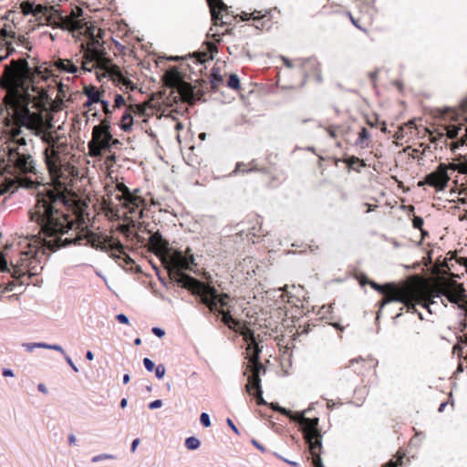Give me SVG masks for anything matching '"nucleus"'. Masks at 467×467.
<instances>
[{
    "label": "nucleus",
    "mask_w": 467,
    "mask_h": 467,
    "mask_svg": "<svg viewBox=\"0 0 467 467\" xmlns=\"http://www.w3.org/2000/svg\"><path fill=\"white\" fill-rule=\"evenodd\" d=\"M403 454L398 456V458L393 461H389L388 463H386L383 467H399L402 463Z\"/></svg>",
    "instance_id": "5fc2aeb1"
},
{
    "label": "nucleus",
    "mask_w": 467,
    "mask_h": 467,
    "mask_svg": "<svg viewBox=\"0 0 467 467\" xmlns=\"http://www.w3.org/2000/svg\"><path fill=\"white\" fill-rule=\"evenodd\" d=\"M104 93V91L99 90L94 86H86L84 88V94L88 97V100L84 104L86 107H89L93 103L100 102L101 96Z\"/></svg>",
    "instance_id": "f704fd0d"
},
{
    "label": "nucleus",
    "mask_w": 467,
    "mask_h": 467,
    "mask_svg": "<svg viewBox=\"0 0 467 467\" xmlns=\"http://www.w3.org/2000/svg\"><path fill=\"white\" fill-rule=\"evenodd\" d=\"M93 128L99 129L100 130L110 131L111 130V120L110 117H106L104 119L100 121L99 125L94 126Z\"/></svg>",
    "instance_id": "a18cd8bd"
},
{
    "label": "nucleus",
    "mask_w": 467,
    "mask_h": 467,
    "mask_svg": "<svg viewBox=\"0 0 467 467\" xmlns=\"http://www.w3.org/2000/svg\"><path fill=\"white\" fill-rule=\"evenodd\" d=\"M227 86L234 90L240 89V80L236 74H231L229 76Z\"/></svg>",
    "instance_id": "37998d69"
},
{
    "label": "nucleus",
    "mask_w": 467,
    "mask_h": 467,
    "mask_svg": "<svg viewBox=\"0 0 467 467\" xmlns=\"http://www.w3.org/2000/svg\"><path fill=\"white\" fill-rule=\"evenodd\" d=\"M148 245L149 250L160 257L161 263L168 269L170 278L180 285L181 276H177L176 274L188 275L182 270L189 269L190 265L193 264V255L185 256L182 251H172L169 242L162 237L159 231L150 236Z\"/></svg>",
    "instance_id": "423d86ee"
},
{
    "label": "nucleus",
    "mask_w": 467,
    "mask_h": 467,
    "mask_svg": "<svg viewBox=\"0 0 467 467\" xmlns=\"http://www.w3.org/2000/svg\"><path fill=\"white\" fill-rule=\"evenodd\" d=\"M48 114V106H47V109L43 112V124L39 128H31L28 126H25L26 128L34 130L35 134L37 136H41L43 141L47 144V147H50L55 141L58 139L57 136H54L52 132L45 130L46 127V119L45 117Z\"/></svg>",
    "instance_id": "c756f323"
},
{
    "label": "nucleus",
    "mask_w": 467,
    "mask_h": 467,
    "mask_svg": "<svg viewBox=\"0 0 467 467\" xmlns=\"http://www.w3.org/2000/svg\"><path fill=\"white\" fill-rule=\"evenodd\" d=\"M405 128H415V124L413 121H409L408 123H406L404 126H400L399 128V130L395 133L394 137L397 139V140H402L404 135H403V132H404V129Z\"/></svg>",
    "instance_id": "de8ad7c7"
},
{
    "label": "nucleus",
    "mask_w": 467,
    "mask_h": 467,
    "mask_svg": "<svg viewBox=\"0 0 467 467\" xmlns=\"http://www.w3.org/2000/svg\"><path fill=\"white\" fill-rule=\"evenodd\" d=\"M132 126L133 117L127 109L120 119L119 128L125 132H130L132 130Z\"/></svg>",
    "instance_id": "58836bf2"
},
{
    "label": "nucleus",
    "mask_w": 467,
    "mask_h": 467,
    "mask_svg": "<svg viewBox=\"0 0 467 467\" xmlns=\"http://www.w3.org/2000/svg\"><path fill=\"white\" fill-rule=\"evenodd\" d=\"M47 68L48 69V78L54 70H57L60 73L77 74L76 65L72 63V60L70 59L57 58L50 65L49 67Z\"/></svg>",
    "instance_id": "c85d7f7f"
},
{
    "label": "nucleus",
    "mask_w": 467,
    "mask_h": 467,
    "mask_svg": "<svg viewBox=\"0 0 467 467\" xmlns=\"http://www.w3.org/2000/svg\"><path fill=\"white\" fill-rule=\"evenodd\" d=\"M143 364L148 371H152L155 368L153 361L148 358L143 359Z\"/></svg>",
    "instance_id": "bf43d9fd"
},
{
    "label": "nucleus",
    "mask_w": 467,
    "mask_h": 467,
    "mask_svg": "<svg viewBox=\"0 0 467 467\" xmlns=\"http://www.w3.org/2000/svg\"><path fill=\"white\" fill-rule=\"evenodd\" d=\"M34 348H41L49 349V345L47 343H35L33 345L27 346L29 350H32Z\"/></svg>",
    "instance_id": "052dcab7"
},
{
    "label": "nucleus",
    "mask_w": 467,
    "mask_h": 467,
    "mask_svg": "<svg viewBox=\"0 0 467 467\" xmlns=\"http://www.w3.org/2000/svg\"><path fill=\"white\" fill-rule=\"evenodd\" d=\"M309 452L312 456V463L315 467H324L321 461L322 438H318L308 444Z\"/></svg>",
    "instance_id": "2f4dec72"
},
{
    "label": "nucleus",
    "mask_w": 467,
    "mask_h": 467,
    "mask_svg": "<svg viewBox=\"0 0 467 467\" xmlns=\"http://www.w3.org/2000/svg\"><path fill=\"white\" fill-rule=\"evenodd\" d=\"M165 367L163 365H158L155 369V374L158 379H162L165 375Z\"/></svg>",
    "instance_id": "13d9d810"
},
{
    "label": "nucleus",
    "mask_w": 467,
    "mask_h": 467,
    "mask_svg": "<svg viewBox=\"0 0 467 467\" xmlns=\"http://www.w3.org/2000/svg\"><path fill=\"white\" fill-rule=\"evenodd\" d=\"M235 333L240 334L244 340L248 344L246 348V355L251 356L254 354L255 351H258V354L261 353V348L256 343L254 331L247 327L245 322H241L237 325V327L234 329Z\"/></svg>",
    "instance_id": "a878e982"
},
{
    "label": "nucleus",
    "mask_w": 467,
    "mask_h": 467,
    "mask_svg": "<svg viewBox=\"0 0 467 467\" xmlns=\"http://www.w3.org/2000/svg\"><path fill=\"white\" fill-rule=\"evenodd\" d=\"M400 285H410L412 290V295L407 299L396 300L397 302L403 303L408 311H414L416 305H420L425 308H429L430 305L434 303V291L422 285L420 282L407 281L401 283Z\"/></svg>",
    "instance_id": "4468645a"
},
{
    "label": "nucleus",
    "mask_w": 467,
    "mask_h": 467,
    "mask_svg": "<svg viewBox=\"0 0 467 467\" xmlns=\"http://www.w3.org/2000/svg\"><path fill=\"white\" fill-rule=\"evenodd\" d=\"M100 103H101V106H102V109H103L104 113L106 114V117H110V115L112 113V110L109 109V101L102 99L100 101Z\"/></svg>",
    "instance_id": "4d7b16f0"
},
{
    "label": "nucleus",
    "mask_w": 467,
    "mask_h": 467,
    "mask_svg": "<svg viewBox=\"0 0 467 467\" xmlns=\"http://www.w3.org/2000/svg\"><path fill=\"white\" fill-rule=\"evenodd\" d=\"M368 284L371 288L383 295L382 300L379 303V308L394 300H405L412 295L410 285H400V284L397 285L395 283L379 285L374 281H369Z\"/></svg>",
    "instance_id": "dca6fc26"
},
{
    "label": "nucleus",
    "mask_w": 467,
    "mask_h": 467,
    "mask_svg": "<svg viewBox=\"0 0 467 467\" xmlns=\"http://www.w3.org/2000/svg\"><path fill=\"white\" fill-rule=\"evenodd\" d=\"M423 219L420 216L414 215L412 219V225L415 229H419L421 232L422 236L428 234V233L423 229Z\"/></svg>",
    "instance_id": "c03bdc74"
},
{
    "label": "nucleus",
    "mask_w": 467,
    "mask_h": 467,
    "mask_svg": "<svg viewBox=\"0 0 467 467\" xmlns=\"http://www.w3.org/2000/svg\"><path fill=\"white\" fill-rule=\"evenodd\" d=\"M458 165H459V167H458L457 171L460 173H462V174L467 173V162H462V163H459Z\"/></svg>",
    "instance_id": "69168bd1"
},
{
    "label": "nucleus",
    "mask_w": 467,
    "mask_h": 467,
    "mask_svg": "<svg viewBox=\"0 0 467 467\" xmlns=\"http://www.w3.org/2000/svg\"><path fill=\"white\" fill-rule=\"evenodd\" d=\"M228 426L236 433V434H239V431L238 429L236 428V426L234 425V423L233 422V420L231 419H227L226 420Z\"/></svg>",
    "instance_id": "774afa93"
},
{
    "label": "nucleus",
    "mask_w": 467,
    "mask_h": 467,
    "mask_svg": "<svg viewBox=\"0 0 467 467\" xmlns=\"http://www.w3.org/2000/svg\"><path fill=\"white\" fill-rule=\"evenodd\" d=\"M200 441L195 437H189L185 440V446L188 450H195L200 446Z\"/></svg>",
    "instance_id": "49530a36"
},
{
    "label": "nucleus",
    "mask_w": 467,
    "mask_h": 467,
    "mask_svg": "<svg viewBox=\"0 0 467 467\" xmlns=\"http://www.w3.org/2000/svg\"><path fill=\"white\" fill-rule=\"evenodd\" d=\"M115 459V456L112 454L103 453L99 455H96L92 458V462H98L103 460H113Z\"/></svg>",
    "instance_id": "603ef678"
},
{
    "label": "nucleus",
    "mask_w": 467,
    "mask_h": 467,
    "mask_svg": "<svg viewBox=\"0 0 467 467\" xmlns=\"http://www.w3.org/2000/svg\"><path fill=\"white\" fill-rule=\"evenodd\" d=\"M116 318L121 324H129V319L124 314H119Z\"/></svg>",
    "instance_id": "e2e57ef3"
},
{
    "label": "nucleus",
    "mask_w": 467,
    "mask_h": 467,
    "mask_svg": "<svg viewBox=\"0 0 467 467\" xmlns=\"http://www.w3.org/2000/svg\"><path fill=\"white\" fill-rule=\"evenodd\" d=\"M103 210L106 214L113 219H119L122 216L124 221L127 222L119 227V230L123 234L129 235L130 229L135 226V221L141 219L142 217H133L128 210L121 211L118 204H115L109 197L104 198L102 202Z\"/></svg>",
    "instance_id": "f3484780"
},
{
    "label": "nucleus",
    "mask_w": 467,
    "mask_h": 467,
    "mask_svg": "<svg viewBox=\"0 0 467 467\" xmlns=\"http://www.w3.org/2000/svg\"><path fill=\"white\" fill-rule=\"evenodd\" d=\"M108 75L115 83L121 84L126 89L134 90L136 86L132 81L123 76L119 67L115 65L110 58V65H109L105 70L103 76Z\"/></svg>",
    "instance_id": "bb28decb"
},
{
    "label": "nucleus",
    "mask_w": 467,
    "mask_h": 467,
    "mask_svg": "<svg viewBox=\"0 0 467 467\" xmlns=\"http://www.w3.org/2000/svg\"><path fill=\"white\" fill-rule=\"evenodd\" d=\"M47 11L43 12V16H40L39 25L51 26L73 34L83 32V30L89 26L82 17L83 11L80 7H76L67 16H63L53 5H47Z\"/></svg>",
    "instance_id": "9d476101"
},
{
    "label": "nucleus",
    "mask_w": 467,
    "mask_h": 467,
    "mask_svg": "<svg viewBox=\"0 0 467 467\" xmlns=\"http://www.w3.org/2000/svg\"><path fill=\"white\" fill-rule=\"evenodd\" d=\"M200 420H201V423L204 426V427H210L211 426V421H210V417L207 413L205 412H202L200 416Z\"/></svg>",
    "instance_id": "6e6d98bb"
},
{
    "label": "nucleus",
    "mask_w": 467,
    "mask_h": 467,
    "mask_svg": "<svg viewBox=\"0 0 467 467\" xmlns=\"http://www.w3.org/2000/svg\"><path fill=\"white\" fill-rule=\"evenodd\" d=\"M445 121L446 138L451 140L450 147L455 150L467 145V97L458 109H448L442 117Z\"/></svg>",
    "instance_id": "1a4fd4ad"
},
{
    "label": "nucleus",
    "mask_w": 467,
    "mask_h": 467,
    "mask_svg": "<svg viewBox=\"0 0 467 467\" xmlns=\"http://www.w3.org/2000/svg\"><path fill=\"white\" fill-rule=\"evenodd\" d=\"M377 366L378 360L372 357L367 358H358L349 360L348 365H347L344 369L347 374L352 371L361 377L369 375L375 376Z\"/></svg>",
    "instance_id": "5701e85b"
},
{
    "label": "nucleus",
    "mask_w": 467,
    "mask_h": 467,
    "mask_svg": "<svg viewBox=\"0 0 467 467\" xmlns=\"http://www.w3.org/2000/svg\"><path fill=\"white\" fill-rule=\"evenodd\" d=\"M450 176L447 172V165L445 163H440L437 169L427 174L423 181L418 182V186H423L425 184L433 187L437 192L443 191L450 181Z\"/></svg>",
    "instance_id": "4be33fe9"
},
{
    "label": "nucleus",
    "mask_w": 467,
    "mask_h": 467,
    "mask_svg": "<svg viewBox=\"0 0 467 467\" xmlns=\"http://www.w3.org/2000/svg\"><path fill=\"white\" fill-rule=\"evenodd\" d=\"M20 8L24 15H33L36 21H39L40 16H43V12L47 11V5H35L32 2L25 1L20 5Z\"/></svg>",
    "instance_id": "7c9ffc66"
},
{
    "label": "nucleus",
    "mask_w": 467,
    "mask_h": 467,
    "mask_svg": "<svg viewBox=\"0 0 467 467\" xmlns=\"http://www.w3.org/2000/svg\"><path fill=\"white\" fill-rule=\"evenodd\" d=\"M38 244H28L27 250L20 251L17 258L10 259L12 277L19 285H28L30 278L43 269L38 257L44 251Z\"/></svg>",
    "instance_id": "0eeeda50"
},
{
    "label": "nucleus",
    "mask_w": 467,
    "mask_h": 467,
    "mask_svg": "<svg viewBox=\"0 0 467 467\" xmlns=\"http://www.w3.org/2000/svg\"><path fill=\"white\" fill-rule=\"evenodd\" d=\"M68 150L67 143L58 138L44 150L53 188L39 192L33 210L29 212L30 220L37 223L43 234H66V227L83 223L87 205L70 189L78 171L67 159Z\"/></svg>",
    "instance_id": "f257e3e1"
},
{
    "label": "nucleus",
    "mask_w": 467,
    "mask_h": 467,
    "mask_svg": "<svg viewBox=\"0 0 467 467\" xmlns=\"http://www.w3.org/2000/svg\"><path fill=\"white\" fill-rule=\"evenodd\" d=\"M86 210L83 213V223L79 225L72 224L66 227L64 234H55L54 235L44 234L43 244L49 250L55 252L61 247L71 244L74 245H90L91 247L102 252L109 253L110 256L116 260H122L127 265H132L134 262L124 251V245L111 235L103 234L101 233H93L88 229L85 222Z\"/></svg>",
    "instance_id": "20e7f679"
},
{
    "label": "nucleus",
    "mask_w": 467,
    "mask_h": 467,
    "mask_svg": "<svg viewBox=\"0 0 467 467\" xmlns=\"http://www.w3.org/2000/svg\"><path fill=\"white\" fill-rule=\"evenodd\" d=\"M367 124L370 127H376L379 124L378 116L375 115L373 118H368L367 119Z\"/></svg>",
    "instance_id": "680f3d73"
},
{
    "label": "nucleus",
    "mask_w": 467,
    "mask_h": 467,
    "mask_svg": "<svg viewBox=\"0 0 467 467\" xmlns=\"http://www.w3.org/2000/svg\"><path fill=\"white\" fill-rule=\"evenodd\" d=\"M152 333L154 335H156L157 337H163L164 334H165L164 331L161 328H159V327H153L152 328Z\"/></svg>",
    "instance_id": "338daca9"
},
{
    "label": "nucleus",
    "mask_w": 467,
    "mask_h": 467,
    "mask_svg": "<svg viewBox=\"0 0 467 467\" xmlns=\"http://www.w3.org/2000/svg\"><path fill=\"white\" fill-rule=\"evenodd\" d=\"M269 14H270V11L267 9L254 10L252 13L242 12V14L240 15V18L243 21L253 19L256 23L255 24L256 28L261 27L262 29L263 28L268 29L271 26L270 20L268 19L266 21H263V22H261V21L264 20Z\"/></svg>",
    "instance_id": "cd10ccee"
},
{
    "label": "nucleus",
    "mask_w": 467,
    "mask_h": 467,
    "mask_svg": "<svg viewBox=\"0 0 467 467\" xmlns=\"http://www.w3.org/2000/svg\"><path fill=\"white\" fill-rule=\"evenodd\" d=\"M252 395L254 396V398L256 400V403L258 405H266V402H265V400L263 398L262 389H258L253 390V394Z\"/></svg>",
    "instance_id": "8fccbe9b"
},
{
    "label": "nucleus",
    "mask_w": 467,
    "mask_h": 467,
    "mask_svg": "<svg viewBox=\"0 0 467 467\" xmlns=\"http://www.w3.org/2000/svg\"><path fill=\"white\" fill-rule=\"evenodd\" d=\"M216 312L222 315V322L233 331L234 329H235V327H237V325L240 323V320H237L233 317L230 310L220 309L217 310Z\"/></svg>",
    "instance_id": "c9c22d12"
},
{
    "label": "nucleus",
    "mask_w": 467,
    "mask_h": 467,
    "mask_svg": "<svg viewBox=\"0 0 467 467\" xmlns=\"http://www.w3.org/2000/svg\"><path fill=\"white\" fill-rule=\"evenodd\" d=\"M432 290L434 291V297H438L441 295L446 296L450 302L454 304L466 301L465 290L462 285L456 282H451L449 285H441L437 289Z\"/></svg>",
    "instance_id": "b1692460"
},
{
    "label": "nucleus",
    "mask_w": 467,
    "mask_h": 467,
    "mask_svg": "<svg viewBox=\"0 0 467 467\" xmlns=\"http://www.w3.org/2000/svg\"><path fill=\"white\" fill-rule=\"evenodd\" d=\"M116 190L119 192L116 199L119 202V207L120 210H128L134 217H142L146 202L143 197L139 192V189L130 191L123 182H118Z\"/></svg>",
    "instance_id": "f8f14e48"
},
{
    "label": "nucleus",
    "mask_w": 467,
    "mask_h": 467,
    "mask_svg": "<svg viewBox=\"0 0 467 467\" xmlns=\"http://www.w3.org/2000/svg\"><path fill=\"white\" fill-rule=\"evenodd\" d=\"M214 26H228L236 20L237 16L230 10L223 0H207Z\"/></svg>",
    "instance_id": "aec40b11"
},
{
    "label": "nucleus",
    "mask_w": 467,
    "mask_h": 467,
    "mask_svg": "<svg viewBox=\"0 0 467 467\" xmlns=\"http://www.w3.org/2000/svg\"><path fill=\"white\" fill-rule=\"evenodd\" d=\"M166 84L171 87H176L178 92L183 101L192 103L194 100L199 99L201 94L199 91L195 92V88L190 83L182 80L176 71H169L165 74Z\"/></svg>",
    "instance_id": "a211bd4d"
},
{
    "label": "nucleus",
    "mask_w": 467,
    "mask_h": 467,
    "mask_svg": "<svg viewBox=\"0 0 467 467\" xmlns=\"http://www.w3.org/2000/svg\"><path fill=\"white\" fill-rule=\"evenodd\" d=\"M370 141V134L366 128H362L358 132V139L356 140V145L360 147L361 149H366L368 147Z\"/></svg>",
    "instance_id": "ea45409f"
},
{
    "label": "nucleus",
    "mask_w": 467,
    "mask_h": 467,
    "mask_svg": "<svg viewBox=\"0 0 467 467\" xmlns=\"http://www.w3.org/2000/svg\"><path fill=\"white\" fill-rule=\"evenodd\" d=\"M258 170L255 161H252L248 163L238 162L235 166L234 172L235 173H245L252 171Z\"/></svg>",
    "instance_id": "a19ab883"
},
{
    "label": "nucleus",
    "mask_w": 467,
    "mask_h": 467,
    "mask_svg": "<svg viewBox=\"0 0 467 467\" xmlns=\"http://www.w3.org/2000/svg\"><path fill=\"white\" fill-rule=\"evenodd\" d=\"M343 161L347 164V166L349 170H353L358 173L361 171V168L367 166L364 160H361L356 156H350V157L345 158L343 160Z\"/></svg>",
    "instance_id": "e433bc0d"
},
{
    "label": "nucleus",
    "mask_w": 467,
    "mask_h": 467,
    "mask_svg": "<svg viewBox=\"0 0 467 467\" xmlns=\"http://www.w3.org/2000/svg\"><path fill=\"white\" fill-rule=\"evenodd\" d=\"M78 34L83 35L86 41L80 44V54L71 59L76 65L77 73L91 72L94 69L104 71L110 65V57L104 47L103 30L91 24Z\"/></svg>",
    "instance_id": "39448f33"
},
{
    "label": "nucleus",
    "mask_w": 467,
    "mask_h": 467,
    "mask_svg": "<svg viewBox=\"0 0 467 467\" xmlns=\"http://www.w3.org/2000/svg\"><path fill=\"white\" fill-rule=\"evenodd\" d=\"M283 61L285 67L295 69L296 73L302 77L301 85L309 79L317 81L322 79L320 64L316 58L298 59L293 63L288 58L283 57Z\"/></svg>",
    "instance_id": "2eb2a0df"
},
{
    "label": "nucleus",
    "mask_w": 467,
    "mask_h": 467,
    "mask_svg": "<svg viewBox=\"0 0 467 467\" xmlns=\"http://www.w3.org/2000/svg\"><path fill=\"white\" fill-rule=\"evenodd\" d=\"M246 358L248 359L246 370H248L250 374L247 378L245 389L249 394H253V390L261 389L260 372L261 370L265 371V368L260 361V354H258V351L246 357Z\"/></svg>",
    "instance_id": "6ab92c4d"
},
{
    "label": "nucleus",
    "mask_w": 467,
    "mask_h": 467,
    "mask_svg": "<svg viewBox=\"0 0 467 467\" xmlns=\"http://www.w3.org/2000/svg\"><path fill=\"white\" fill-rule=\"evenodd\" d=\"M351 23L359 30L368 34L369 28L373 26L374 22V11L367 4H362L359 6V15L354 16L350 12L348 13Z\"/></svg>",
    "instance_id": "393cba45"
},
{
    "label": "nucleus",
    "mask_w": 467,
    "mask_h": 467,
    "mask_svg": "<svg viewBox=\"0 0 467 467\" xmlns=\"http://www.w3.org/2000/svg\"><path fill=\"white\" fill-rule=\"evenodd\" d=\"M211 88L216 90L223 82V76L220 74L219 69L213 68L211 74Z\"/></svg>",
    "instance_id": "79ce46f5"
},
{
    "label": "nucleus",
    "mask_w": 467,
    "mask_h": 467,
    "mask_svg": "<svg viewBox=\"0 0 467 467\" xmlns=\"http://www.w3.org/2000/svg\"><path fill=\"white\" fill-rule=\"evenodd\" d=\"M270 408L275 411H278L281 414L289 417L291 420L298 423L303 432L304 439L307 444L313 442L318 438H322V434L318 429V418L310 419L305 417L301 413L294 414L291 410L279 406L277 403H271Z\"/></svg>",
    "instance_id": "9b49d317"
},
{
    "label": "nucleus",
    "mask_w": 467,
    "mask_h": 467,
    "mask_svg": "<svg viewBox=\"0 0 467 467\" xmlns=\"http://www.w3.org/2000/svg\"><path fill=\"white\" fill-rule=\"evenodd\" d=\"M125 105V99L122 95L117 94L114 99L113 109H119Z\"/></svg>",
    "instance_id": "864d4df0"
},
{
    "label": "nucleus",
    "mask_w": 467,
    "mask_h": 467,
    "mask_svg": "<svg viewBox=\"0 0 467 467\" xmlns=\"http://www.w3.org/2000/svg\"><path fill=\"white\" fill-rule=\"evenodd\" d=\"M247 222L251 224L248 229L247 235L261 236L264 235L262 229V218L257 214H251L248 216Z\"/></svg>",
    "instance_id": "473e14b6"
},
{
    "label": "nucleus",
    "mask_w": 467,
    "mask_h": 467,
    "mask_svg": "<svg viewBox=\"0 0 467 467\" xmlns=\"http://www.w3.org/2000/svg\"><path fill=\"white\" fill-rule=\"evenodd\" d=\"M127 109L131 115L135 114L149 117L152 114V108L150 100L140 104H130Z\"/></svg>",
    "instance_id": "72a5a7b5"
},
{
    "label": "nucleus",
    "mask_w": 467,
    "mask_h": 467,
    "mask_svg": "<svg viewBox=\"0 0 467 467\" xmlns=\"http://www.w3.org/2000/svg\"><path fill=\"white\" fill-rule=\"evenodd\" d=\"M26 54L24 57L13 58L5 64L0 76V88L5 91L3 101L6 115L17 123L31 128L43 124V112L50 104L47 89L39 86L40 81L48 79V69L39 64L36 57L29 65Z\"/></svg>",
    "instance_id": "f03ea898"
},
{
    "label": "nucleus",
    "mask_w": 467,
    "mask_h": 467,
    "mask_svg": "<svg viewBox=\"0 0 467 467\" xmlns=\"http://www.w3.org/2000/svg\"><path fill=\"white\" fill-rule=\"evenodd\" d=\"M0 271L10 272V269L8 268V265H7L6 254L4 252H0Z\"/></svg>",
    "instance_id": "3c124183"
},
{
    "label": "nucleus",
    "mask_w": 467,
    "mask_h": 467,
    "mask_svg": "<svg viewBox=\"0 0 467 467\" xmlns=\"http://www.w3.org/2000/svg\"><path fill=\"white\" fill-rule=\"evenodd\" d=\"M179 280L182 287L188 289L193 295L200 296V302L205 305L210 312L215 313L220 309H225L229 304L230 296L225 293L218 294L217 290L208 284L201 282L190 275H182Z\"/></svg>",
    "instance_id": "6e6552de"
},
{
    "label": "nucleus",
    "mask_w": 467,
    "mask_h": 467,
    "mask_svg": "<svg viewBox=\"0 0 467 467\" xmlns=\"http://www.w3.org/2000/svg\"><path fill=\"white\" fill-rule=\"evenodd\" d=\"M338 130H339V127L335 126V125H330V126H327V127L325 128V130L329 135V137L332 138V139H337V136H338Z\"/></svg>",
    "instance_id": "09e8293b"
},
{
    "label": "nucleus",
    "mask_w": 467,
    "mask_h": 467,
    "mask_svg": "<svg viewBox=\"0 0 467 467\" xmlns=\"http://www.w3.org/2000/svg\"><path fill=\"white\" fill-rule=\"evenodd\" d=\"M3 132L7 137L6 147L0 150V173L10 175H26L20 184L26 188H33L43 182L42 173H39L32 156L33 147L22 135V126L15 119L3 118Z\"/></svg>",
    "instance_id": "7ed1b4c3"
},
{
    "label": "nucleus",
    "mask_w": 467,
    "mask_h": 467,
    "mask_svg": "<svg viewBox=\"0 0 467 467\" xmlns=\"http://www.w3.org/2000/svg\"><path fill=\"white\" fill-rule=\"evenodd\" d=\"M444 128L445 122L433 130H428L430 133V141L432 143H437L438 141L444 139V142L446 143L448 139L446 138V130H443Z\"/></svg>",
    "instance_id": "4c0bfd02"
},
{
    "label": "nucleus",
    "mask_w": 467,
    "mask_h": 467,
    "mask_svg": "<svg viewBox=\"0 0 467 467\" xmlns=\"http://www.w3.org/2000/svg\"><path fill=\"white\" fill-rule=\"evenodd\" d=\"M14 43L25 47L27 51H32L33 49V44L27 34L16 36V32L12 29V26L5 24L0 29V62L16 52L13 46Z\"/></svg>",
    "instance_id": "ddd939ff"
},
{
    "label": "nucleus",
    "mask_w": 467,
    "mask_h": 467,
    "mask_svg": "<svg viewBox=\"0 0 467 467\" xmlns=\"http://www.w3.org/2000/svg\"><path fill=\"white\" fill-rule=\"evenodd\" d=\"M161 405H162L161 400H153L152 402L150 403L149 408L150 410H154V409L161 407Z\"/></svg>",
    "instance_id": "0e129e2a"
},
{
    "label": "nucleus",
    "mask_w": 467,
    "mask_h": 467,
    "mask_svg": "<svg viewBox=\"0 0 467 467\" xmlns=\"http://www.w3.org/2000/svg\"><path fill=\"white\" fill-rule=\"evenodd\" d=\"M92 137L88 143V153L92 157H99L104 151H109V140L111 131H104L99 129H92Z\"/></svg>",
    "instance_id": "412c9836"
}]
</instances>
